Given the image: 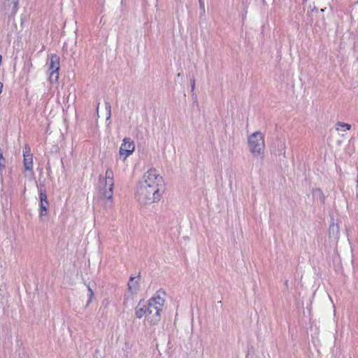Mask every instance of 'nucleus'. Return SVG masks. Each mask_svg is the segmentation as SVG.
Masks as SVG:
<instances>
[{
  "label": "nucleus",
  "instance_id": "nucleus-1",
  "mask_svg": "<svg viewBox=\"0 0 358 358\" xmlns=\"http://www.w3.org/2000/svg\"><path fill=\"white\" fill-rule=\"evenodd\" d=\"M164 180L159 171L154 168L148 170L138 182L135 197L141 206L157 203L164 192Z\"/></svg>",
  "mask_w": 358,
  "mask_h": 358
},
{
  "label": "nucleus",
  "instance_id": "nucleus-2",
  "mask_svg": "<svg viewBox=\"0 0 358 358\" xmlns=\"http://www.w3.org/2000/svg\"><path fill=\"white\" fill-rule=\"evenodd\" d=\"M166 294L162 290H158L155 295L148 300L147 304V320L152 325L157 324L161 320V313L165 302Z\"/></svg>",
  "mask_w": 358,
  "mask_h": 358
},
{
  "label": "nucleus",
  "instance_id": "nucleus-3",
  "mask_svg": "<svg viewBox=\"0 0 358 358\" xmlns=\"http://www.w3.org/2000/svg\"><path fill=\"white\" fill-rule=\"evenodd\" d=\"M114 187V174L110 169H108L105 176H100L98 184V196L100 199L112 203Z\"/></svg>",
  "mask_w": 358,
  "mask_h": 358
},
{
  "label": "nucleus",
  "instance_id": "nucleus-4",
  "mask_svg": "<svg viewBox=\"0 0 358 358\" xmlns=\"http://www.w3.org/2000/svg\"><path fill=\"white\" fill-rule=\"evenodd\" d=\"M248 144L250 152L255 157L262 156L265 150V141L264 134L256 131L248 136Z\"/></svg>",
  "mask_w": 358,
  "mask_h": 358
},
{
  "label": "nucleus",
  "instance_id": "nucleus-5",
  "mask_svg": "<svg viewBox=\"0 0 358 358\" xmlns=\"http://www.w3.org/2000/svg\"><path fill=\"white\" fill-rule=\"evenodd\" d=\"M18 0H4L3 7L5 15L8 17V22L13 23L15 29L17 28L16 24L14 23V16L17 11Z\"/></svg>",
  "mask_w": 358,
  "mask_h": 358
},
{
  "label": "nucleus",
  "instance_id": "nucleus-6",
  "mask_svg": "<svg viewBox=\"0 0 358 358\" xmlns=\"http://www.w3.org/2000/svg\"><path fill=\"white\" fill-rule=\"evenodd\" d=\"M60 67V59L57 55H52L50 59L49 80L51 83H57L59 79V70Z\"/></svg>",
  "mask_w": 358,
  "mask_h": 358
},
{
  "label": "nucleus",
  "instance_id": "nucleus-7",
  "mask_svg": "<svg viewBox=\"0 0 358 358\" xmlns=\"http://www.w3.org/2000/svg\"><path fill=\"white\" fill-rule=\"evenodd\" d=\"M135 149L134 141L129 138L123 139V142L120 148V155L124 157V160L127 159L128 156L133 153Z\"/></svg>",
  "mask_w": 358,
  "mask_h": 358
},
{
  "label": "nucleus",
  "instance_id": "nucleus-8",
  "mask_svg": "<svg viewBox=\"0 0 358 358\" xmlns=\"http://www.w3.org/2000/svg\"><path fill=\"white\" fill-rule=\"evenodd\" d=\"M136 278L135 277L131 276L127 284L128 289L131 294H136L139 290V276H138V279Z\"/></svg>",
  "mask_w": 358,
  "mask_h": 358
},
{
  "label": "nucleus",
  "instance_id": "nucleus-9",
  "mask_svg": "<svg viewBox=\"0 0 358 358\" xmlns=\"http://www.w3.org/2000/svg\"><path fill=\"white\" fill-rule=\"evenodd\" d=\"M23 165L26 171H32L33 158L32 155L29 152H24L23 154Z\"/></svg>",
  "mask_w": 358,
  "mask_h": 358
},
{
  "label": "nucleus",
  "instance_id": "nucleus-10",
  "mask_svg": "<svg viewBox=\"0 0 358 358\" xmlns=\"http://www.w3.org/2000/svg\"><path fill=\"white\" fill-rule=\"evenodd\" d=\"M148 310L147 305L141 306V301L135 308V315L137 318L141 319L143 317H145L147 319Z\"/></svg>",
  "mask_w": 358,
  "mask_h": 358
},
{
  "label": "nucleus",
  "instance_id": "nucleus-11",
  "mask_svg": "<svg viewBox=\"0 0 358 358\" xmlns=\"http://www.w3.org/2000/svg\"><path fill=\"white\" fill-rule=\"evenodd\" d=\"M313 196L320 201L321 203H324L325 196L322 189L317 188L313 190Z\"/></svg>",
  "mask_w": 358,
  "mask_h": 358
},
{
  "label": "nucleus",
  "instance_id": "nucleus-12",
  "mask_svg": "<svg viewBox=\"0 0 358 358\" xmlns=\"http://www.w3.org/2000/svg\"><path fill=\"white\" fill-rule=\"evenodd\" d=\"M100 115L102 117H106L107 120L110 117V105L108 102L104 103V106H103V111H101Z\"/></svg>",
  "mask_w": 358,
  "mask_h": 358
},
{
  "label": "nucleus",
  "instance_id": "nucleus-13",
  "mask_svg": "<svg viewBox=\"0 0 358 358\" xmlns=\"http://www.w3.org/2000/svg\"><path fill=\"white\" fill-rule=\"evenodd\" d=\"M350 124L344 122H339L336 124V129L339 131H348L350 130Z\"/></svg>",
  "mask_w": 358,
  "mask_h": 358
},
{
  "label": "nucleus",
  "instance_id": "nucleus-14",
  "mask_svg": "<svg viewBox=\"0 0 358 358\" xmlns=\"http://www.w3.org/2000/svg\"><path fill=\"white\" fill-rule=\"evenodd\" d=\"M87 289L89 292V300L87 301V306H88L91 303L92 298L94 297V292L90 286L87 287Z\"/></svg>",
  "mask_w": 358,
  "mask_h": 358
},
{
  "label": "nucleus",
  "instance_id": "nucleus-15",
  "mask_svg": "<svg viewBox=\"0 0 358 358\" xmlns=\"http://www.w3.org/2000/svg\"><path fill=\"white\" fill-rule=\"evenodd\" d=\"M48 205H49V203H48V201H43V202H41V203H40L41 210H42V211L46 212Z\"/></svg>",
  "mask_w": 358,
  "mask_h": 358
},
{
  "label": "nucleus",
  "instance_id": "nucleus-16",
  "mask_svg": "<svg viewBox=\"0 0 358 358\" xmlns=\"http://www.w3.org/2000/svg\"><path fill=\"white\" fill-rule=\"evenodd\" d=\"M39 197H40L41 202H43V201H48L46 194L44 191L43 192L41 190Z\"/></svg>",
  "mask_w": 358,
  "mask_h": 358
},
{
  "label": "nucleus",
  "instance_id": "nucleus-17",
  "mask_svg": "<svg viewBox=\"0 0 358 358\" xmlns=\"http://www.w3.org/2000/svg\"><path fill=\"white\" fill-rule=\"evenodd\" d=\"M200 8L203 11L205 10L204 2L203 0H199Z\"/></svg>",
  "mask_w": 358,
  "mask_h": 358
},
{
  "label": "nucleus",
  "instance_id": "nucleus-18",
  "mask_svg": "<svg viewBox=\"0 0 358 358\" xmlns=\"http://www.w3.org/2000/svg\"><path fill=\"white\" fill-rule=\"evenodd\" d=\"M191 88H192V91L194 90V88H195V80L194 79H192L191 80Z\"/></svg>",
  "mask_w": 358,
  "mask_h": 358
},
{
  "label": "nucleus",
  "instance_id": "nucleus-19",
  "mask_svg": "<svg viewBox=\"0 0 358 358\" xmlns=\"http://www.w3.org/2000/svg\"><path fill=\"white\" fill-rule=\"evenodd\" d=\"M3 161V160H0V169L1 170L5 169V167H6L5 163Z\"/></svg>",
  "mask_w": 358,
  "mask_h": 358
},
{
  "label": "nucleus",
  "instance_id": "nucleus-20",
  "mask_svg": "<svg viewBox=\"0 0 358 358\" xmlns=\"http://www.w3.org/2000/svg\"><path fill=\"white\" fill-rule=\"evenodd\" d=\"M99 106H100V103H98V107H97V115H98L99 117H101V115H100L101 111H100V109H99Z\"/></svg>",
  "mask_w": 358,
  "mask_h": 358
},
{
  "label": "nucleus",
  "instance_id": "nucleus-21",
  "mask_svg": "<svg viewBox=\"0 0 358 358\" xmlns=\"http://www.w3.org/2000/svg\"><path fill=\"white\" fill-rule=\"evenodd\" d=\"M45 214H46V212L42 211V210H41V213H40L41 217H42L43 216L45 215Z\"/></svg>",
  "mask_w": 358,
  "mask_h": 358
},
{
  "label": "nucleus",
  "instance_id": "nucleus-22",
  "mask_svg": "<svg viewBox=\"0 0 358 358\" xmlns=\"http://www.w3.org/2000/svg\"><path fill=\"white\" fill-rule=\"evenodd\" d=\"M0 160H3V154L0 152Z\"/></svg>",
  "mask_w": 358,
  "mask_h": 358
},
{
  "label": "nucleus",
  "instance_id": "nucleus-23",
  "mask_svg": "<svg viewBox=\"0 0 358 358\" xmlns=\"http://www.w3.org/2000/svg\"><path fill=\"white\" fill-rule=\"evenodd\" d=\"M325 9H327L326 6L324 8H321L320 12H324Z\"/></svg>",
  "mask_w": 358,
  "mask_h": 358
},
{
  "label": "nucleus",
  "instance_id": "nucleus-24",
  "mask_svg": "<svg viewBox=\"0 0 358 358\" xmlns=\"http://www.w3.org/2000/svg\"><path fill=\"white\" fill-rule=\"evenodd\" d=\"M10 36H11V33H10H10H8V37H10Z\"/></svg>",
  "mask_w": 358,
  "mask_h": 358
},
{
  "label": "nucleus",
  "instance_id": "nucleus-25",
  "mask_svg": "<svg viewBox=\"0 0 358 358\" xmlns=\"http://www.w3.org/2000/svg\"><path fill=\"white\" fill-rule=\"evenodd\" d=\"M357 3H358V0H357Z\"/></svg>",
  "mask_w": 358,
  "mask_h": 358
}]
</instances>
